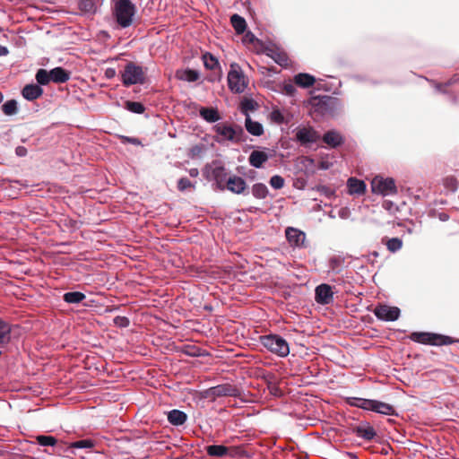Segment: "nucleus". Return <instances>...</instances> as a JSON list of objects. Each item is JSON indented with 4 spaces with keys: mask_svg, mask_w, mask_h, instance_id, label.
<instances>
[{
    "mask_svg": "<svg viewBox=\"0 0 459 459\" xmlns=\"http://www.w3.org/2000/svg\"><path fill=\"white\" fill-rule=\"evenodd\" d=\"M283 117L286 120V122H284L283 125H288L291 122L293 116L289 111L285 110V114H284Z\"/></svg>",
    "mask_w": 459,
    "mask_h": 459,
    "instance_id": "obj_57",
    "label": "nucleus"
},
{
    "mask_svg": "<svg viewBox=\"0 0 459 459\" xmlns=\"http://www.w3.org/2000/svg\"><path fill=\"white\" fill-rule=\"evenodd\" d=\"M3 112L7 116L14 115L18 112V103L15 100H9L2 106Z\"/></svg>",
    "mask_w": 459,
    "mask_h": 459,
    "instance_id": "obj_36",
    "label": "nucleus"
},
{
    "mask_svg": "<svg viewBox=\"0 0 459 459\" xmlns=\"http://www.w3.org/2000/svg\"><path fill=\"white\" fill-rule=\"evenodd\" d=\"M345 455L349 458V459H359V456L356 453H352V452H346L345 453Z\"/></svg>",
    "mask_w": 459,
    "mask_h": 459,
    "instance_id": "obj_61",
    "label": "nucleus"
},
{
    "mask_svg": "<svg viewBox=\"0 0 459 459\" xmlns=\"http://www.w3.org/2000/svg\"><path fill=\"white\" fill-rule=\"evenodd\" d=\"M15 153L19 157H24L27 155V149L24 146H18L15 149Z\"/></svg>",
    "mask_w": 459,
    "mask_h": 459,
    "instance_id": "obj_53",
    "label": "nucleus"
},
{
    "mask_svg": "<svg viewBox=\"0 0 459 459\" xmlns=\"http://www.w3.org/2000/svg\"><path fill=\"white\" fill-rule=\"evenodd\" d=\"M227 189L230 191L231 193L237 194V195H247L248 192H246L247 186L246 181L238 176L233 175L230 176L227 181Z\"/></svg>",
    "mask_w": 459,
    "mask_h": 459,
    "instance_id": "obj_14",
    "label": "nucleus"
},
{
    "mask_svg": "<svg viewBox=\"0 0 459 459\" xmlns=\"http://www.w3.org/2000/svg\"><path fill=\"white\" fill-rule=\"evenodd\" d=\"M260 343L270 352L285 358L290 354V346L287 341L279 334H266L260 336Z\"/></svg>",
    "mask_w": 459,
    "mask_h": 459,
    "instance_id": "obj_2",
    "label": "nucleus"
},
{
    "mask_svg": "<svg viewBox=\"0 0 459 459\" xmlns=\"http://www.w3.org/2000/svg\"><path fill=\"white\" fill-rule=\"evenodd\" d=\"M228 84L229 88L237 93L244 92L247 88L245 76L240 67L236 64L230 65V71L228 74Z\"/></svg>",
    "mask_w": 459,
    "mask_h": 459,
    "instance_id": "obj_8",
    "label": "nucleus"
},
{
    "mask_svg": "<svg viewBox=\"0 0 459 459\" xmlns=\"http://www.w3.org/2000/svg\"><path fill=\"white\" fill-rule=\"evenodd\" d=\"M348 192L350 195H363L366 191V184L363 180L356 178H350L347 181Z\"/></svg>",
    "mask_w": 459,
    "mask_h": 459,
    "instance_id": "obj_20",
    "label": "nucleus"
},
{
    "mask_svg": "<svg viewBox=\"0 0 459 459\" xmlns=\"http://www.w3.org/2000/svg\"><path fill=\"white\" fill-rule=\"evenodd\" d=\"M315 299L320 305H330L333 302V287L326 283L319 284L315 289Z\"/></svg>",
    "mask_w": 459,
    "mask_h": 459,
    "instance_id": "obj_11",
    "label": "nucleus"
},
{
    "mask_svg": "<svg viewBox=\"0 0 459 459\" xmlns=\"http://www.w3.org/2000/svg\"><path fill=\"white\" fill-rule=\"evenodd\" d=\"M230 22L237 34H242L245 32L247 29V22L242 16L237 13L233 14L230 17Z\"/></svg>",
    "mask_w": 459,
    "mask_h": 459,
    "instance_id": "obj_30",
    "label": "nucleus"
},
{
    "mask_svg": "<svg viewBox=\"0 0 459 459\" xmlns=\"http://www.w3.org/2000/svg\"><path fill=\"white\" fill-rule=\"evenodd\" d=\"M241 108H242V111L245 114H247V110L255 109V106H254L253 100H245L244 101H242L241 102Z\"/></svg>",
    "mask_w": 459,
    "mask_h": 459,
    "instance_id": "obj_47",
    "label": "nucleus"
},
{
    "mask_svg": "<svg viewBox=\"0 0 459 459\" xmlns=\"http://www.w3.org/2000/svg\"><path fill=\"white\" fill-rule=\"evenodd\" d=\"M295 141L303 147H309L317 143L320 134L310 126H298L293 130Z\"/></svg>",
    "mask_w": 459,
    "mask_h": 459,
    "instance_id": "obj_7",
    "label": "nucleus"
},
{
    "mask_svg": "<svg viewBox=\"0 0 459 459\" xmlns=\"http://www.w3.org/2000/svg\"><path fill=\"white\" fill-rule=\"evenodd\" d=\"M274 60L280 65H287V56L285 55L277 54V57H274Z\"/></svg>",
    "mask_w": 459,
    "mask_h": 459,
    "instance_id": "obj_51",
    "label": "nucleus"
},
{
    "mask_svg": "<svg viewBox=\"0 0 459 459\" xmlns=\"http://www.w3.org/2000/svg\"><path fill=\"white\" fill-rule=\"evenodd\" d=\"M11 338L10 325L0 318V344L6 343Z\"/></svg>",
    "mask_w": 459,
    "mask_h": 459,
    "instance_id": "obj_31",
    "label": "nucleus"
},
{
    "mask_svg": "<svg viewBox=\"0 0 459 459\" xmlns=\"http://www.w3.org/2000/svg\"><path fill=\"white\" fill-rule=\"evenodd\" d=\"M373 411L383 415H397L393 405L378 400L374 402Z\"/></svg>",
    "mask_w": 459,
    "mask_h": 459,
    "instance_id": "obj_25",
    "label": "nucleus"
},
{
    "mask_svg": "<svg viewBox=\"0 0 459 459\" xmlns=\"http://www.w3.org/2000/svg\"><path fill=\"white\" fill-rule=\"evenodd\" d=\"M255 40H256V38L252 32L248 31L247 33H246V35L244 37L245 42L254 43Z\"/></svg>",
    "mask_w": 459,
    "mask_h": 459,
    "instance_id": "obj_55",
    "label": "nucleus"
},
{
    "mask_svg": "<svg viewBox=\"0 0 459 459\" xmlns=\"http://www.w3.org/2000/svg\"><path fill=\"white\" fill-rule=\"evenodd\" d=\"M114 325L120 328H126L130 325V320L126 316H117L113 319Z\"/></svg>",
    "mask_w": 459,
    "mask_h": 459,
    "instance_id": "obj_45",
    "label": "nucleus"
},
{
    "mask_svg": "<svg viewBox=\"0 0 459 459\" xmlns=\"http://www.w3.org/2000/svg\"><path fill=\"white\" fill-rule=\"evenodd\" d=\"M187 420V415L179 410L174 409L168 413V420L173 426H181Z\"/></svg>",
    "mask_w": 459,
    "mask_h": 459,
    "instance_id": "obj_24",
    "label": "nucleus"
},
{
    "mask_svg": "<svg viewBox=\"0 0 459 459\" xmlns=\"http://www.w3.org/2000/svg\"><path fill=\"white\" fill-rule=\"evenodd\" d=\"M444 186L446 189L455 192L457 190V180L454 177H446L444 179Z\"/></svg>",
    "mask_w": 459,
    "mask_h": 459,
    "instance_id": "obj_43",
    "label": "nucleus"
},
{
    "mask_svg": "<svg viewBox=\"0 0 459 459\" xmlns=\"http://www.w3.org/2000/svg\"><path fill=\"white\" fill-rule=\"evenodd\" d=\"M124 143H129L134 145H140L141 141L135 137L123 136Z\"/></svg>",
    "mask_w": 459,
    "mask_h": 459,
    "instance_id": "obj_50",
    "label": "nucleus"
},
{
    "mask_svg": "<svg viewBox=\"0 0 459 459\" xmlns=\"http://www.w3.org/2000/svg\"><path fill=\"white\" fill-rule=\"evenodd\" d=\"M176 77L181 81L194 82H196L200 78V74L196 70L186 68V69L178 70L176 73Z\"/></svg>",
    "mask_w": 459,
    "mask_h": 459,
    "instance_id": "obj_23",
    "label": "nucleus"
},
{
    "mask_svg": "<svg viewBox=\"0 0 459 459\" xmlns=\"http://www.w3.org/2000/svg\"><path fill=\"white\" fill-rule=\"evenodd\" d=\"M240 395L239 389L234 385H230L229 383L226 384H221L215 386H212L208 389H205L202 393V396L205 399H210L212 401H214L216 398L219 397H238Z\"/></svg>",
    "mask_w": 459,
    "mask_h": 459,
    "instance_id": "obj_5",
    "label": "nucleus"
},
{
    "mask_svg": "<svg viewBox=\"0 0 459 459\" xmlns=\"http://www.w3.org/2000/svg\"><path fill=\"white\" fill-rule=\"evenodd\" d=\"M37 443L41 446H54L57 440L53 436L39 435L36 437Z\"/></svg>",
    "mask_w": 459,
    "mask_h": 459,
    "instance_id": "obj_37",
    "label": "nucleus"
},
{
    "mask_svg": "<svg viewBox=\"0 0 459 459\" xmlns=\"http://www.w3.org/2000/svg\"><path fill=\"white\" fill-rule=\"evenodd\" d=\"M245 127L247 131L255 136H260L264 134L263 125L251 119L248 114H246Z\"/></svg>",
    "mask_w": 459,
    "mask_h": 459,
    "instance_id": "obj_22",
    "label": "nucleus"
},
{
    "mask_svg": "<svg viewBox=\"0 0 459 459\" xmlns=\"http://www.w3.org/2000/svg\"><path fill=\"white\" fill-rule=\"evenodd\" d=\"M333 163L327 160H322L318 162V169L322 170L329 169L332 167Z\"/></svg>",
    "mask_w": 459,
    "mask_h": 459,
    "instance_id": "obj_49",
    "label": "nucleus"
},
{
    "mask_svg": "<svg viewBox=\"0 0 459 459\" xmlns=\"http://www.w3.org/2000/svg\"><path fill=\"white\" fill-rule=\"evenodd\" d=\"M251 194L256 199H265L269 195V189L264 183H255L251 187Z\"/></svg>",
    "mask_w": 459,
    "mask_h": 459,
    "instance_id": "obj_28",
    "label": "nucleus"
},
{
    "mask_svg": "<svg viewBox=\"0 0 459 459\" xmlns=\"http://www.w3.org/2000/svg\"><path fill=\"white\" fill-rule=\"evenodd\" d=\"M136 13V7L131 0H117L114 6V16L122 28L129 27Z\"/></svg>",
    "mask_w": 459,
    "mask_h": 459,
    "instance_id": "obj_1",
    "label": "nucleus"
},
{
    "mask_svg": "<svg viewBox=\"0 0 459 459\" xmlns=\"http://www.w3.org/2000/svg\"><path fill=\"white\" fill-rule=\"evenodd\" d=\"M318 191L325 195L326 196H331L333 195V191L330 187L325 186H318Z\"/></svg>",
    "mask_w": 459,
    "mask_h": 459,
    "instance_id": "obj_52",
    "label": "nucleus"
},
{
    "mask_svg": "<svg viewBox=\"0 0 459 459\" xmlns=\"http://www.w3.org/2000/svg\"><path fill=\"white\" fill-rule=\"evenodd\" d=\"M371 189L374 194L384 196L394 195L397 192L394 180L391 178H383L376 177L371 182Z\"/></svg>",
    "mask_w": 459,
    "mask_h": 459,
    "instance_id": "obj_10",
    "label": "nucleus"
},
{
    "mask_svg": "<svg viewBox=\"0 0 459 459\" xmlns=\"http://www.w3.org/2000/svg\"><path fill=\"white\" fill-rule=\"evenodd\" d=\"M385 245L390 252L395 253L402 248L403 240L400 238H388Z\"/></svg>",
    "mask_w": 459,
    "mask_h": 459,
    "instance_id": "obj_40",
    "label": "nucleus"
},
{
    "mask_svg": "<svg viewBox=\"0 0 459 459\" xmlns=\"http://www.w3.org/2000/svg\"><path fill=\"white\" fill-rule=\"evenodd\" d=\"M409 338L418 343L434 346L449 345L459 342V340L450 336L429 332H413L410 334Z\"/></svg>",
    "mask_w": 459,
    "mask_h": 459,
    "instance_id": "obj_4",
    "label": "nucleus"
},
{
    "mask_svg": "<svg viewBox=\"0 0 459 459\" xmlns=\"http://www.w3.org/2000/svg\"><path fill=\"white\" fill-rule=\"evenodd\" d=\"M284 91L289 96H293L296 92V87L292 83H287L284 85Z\"/></svg>",
    "mask_w": 459,
    "mask_h": 459,
    "instance_id": "obj_48",
    "label": "nucleus"
},
{
    "mask_svg": "<svg viewBox=\"0 0 459 459\" xmlns=\"http://www.w3.org/2000/svg\"><path fill=\"white\" fill-rule=\"evenodd\" d=\"M344 263V259L342 256L335 255L330 258L328 268L329 272L339 273L342 269Z\"/></svg>",
    "mask_w": 459,
    "mask_h": 459,
    "instance_id": "obj_32",
    "label": "nucleus"
},
{
    "mask_svg": "<svg viewBox=\"0 0 459 459\" xmlns=\"http://www.w3.org/2000/svg\"><path fill=\"white\" fill-rule=\"evenodd\" d=\"M374 402H375V400H372V399H365V398H359V397H348L347 398V403L350 406L357 407L359 409H363L366 411H373Z\"/></svg>",
    "mask_w": 459,
    "mask_h": 459,
    "instance_id": "obj_21",
    "label": "nucleus"
},
{
    "mask_svg": "<svg viewBox=\"0 0 459 459\" xmlns=\"http://www.w3.org/2000/svg\"><path fill=\"white\" fill-rule=\"evenodd\" d=\"M188 172H189L190 177H192V178H196L199 175L198 169H195V168L190 169Z\"/></svg>",
    "mask_w": 459,
    "mask_h": 459,
    "instance_id": "obj_60",
    "label": "nucleus"
},
{
    "mask_svg": "<svg viewBox=\"0 0 459 459\" xmlns=\"http://www.w3.org/2000/svg\"><path fill=\"white\" fill-rule=\"evenodd\" d=\"M350 210L347 207L340 209L338 215L342 219H347L350 216Z\"/></svg>",
    "mask_w": 459,
    "mask_h": 459,
    "instance_id": "obj_54",
    "label": "nucleus"
},
{
    "mask_svg": "<svg viewBox=\"0 0 459 459\" xmlns=\"http://www.w3.org/2000/svg\"><path fill=\"white\" fill-rule=\"evenodd\" d=\"M71 72L58 66L50 70V79L55 83H65L70 80Z\"/></svg>",
    "mask_w": 459,
    "mask_h": 459,
    "instance_id": "obj_19",
    "label": "nucleus"
},
{
    "mask_svg": "<svg viewBox=\"0 0 459 459\" xmlns=\"http://www.w3.org/2000/svg\"><path fill=\"white\" fill-rule=\"evenodd\" d=\"M212 130L220 136L215 140L218 143L223 141L238 142L241 140V136L244 131L241 126H231L223 123H219L213 126Z\"/></svg>",
    "mask_w": 459,
    "mask_h": 459,
    "instance_id": "obj_6",
    "label": "nucleus"
},
{
    "mask_svg": "<svg viewBox=\"0 0 459 459\" xmlns=\"http://www.w3.org/2000/svg\"><path fill=\"white\" fill-rule=\"evenodd\" d=\"M438 219L441 221H446L449 220V215L446 212H440L438 214Z\"/></svg>",
    "mask_w": 459,
    "mask_h": 459,
    "instance_id": "obj_58",
    "label": "nucleus"
},
{
    "mask_svg": "<svg viewBox=\"0 0 459 459\" xmlns=\"http://www.w3.org/2000/svg\"><path fill=\"white\" fill-rule=\"evenodd\" d=\"M459 82V75L455 74L445 85L443 84H437V89L442 92H445V91L442 90L445 86H452Z\"/></svg>",
    "mask_w": 459,
    "mask_h": 459,
    "instance_id": "obj_46",
    "label": "nucleus"
},
{
    "mask_svg": "<svg viewBox=\"0 0 459 459\" xmlns=\"http://www.w3.org/2000/svg\"><path fill=\"white\" fill-rule=\"evenodd\" d=\"M205 451L210 457L223 458L239 455L243 449L240 446L228 447L223 445H210L205 447Z\"/></svg>",
    "mask_w": 459,
    "mask_h": 459,
    "instance_id": "obj_9",
    "label": "nucleus"
},
{
    "mask_svg": "<svg viewBox=\"0 0 459 459\" xmlns=\"http://www.w3.org/2000/svg\"><path fill=\"white\" fill-rule=\"evenodd\" d=\"M270 159V155L261 150L253 151L248 156V163L255 169H260Z\"/></svg>",
    "mask_w": 459,
    "mask_h": 459,
    "instance_id": "obj_16",
    "label": "nucleus"
},
{
    "mask_svg": "<svg viewBox=\"0 0 459 459\" xmlns=\"http://www.w3.org/2000/svg\"><path fill=\"white\" fill-rule=\"evenodd\" d=\"M43 92V89L39 84L31 83L24 86L22 95L25 100L32 101L39 98Z\"/></svg>",
    "mask_w": 459,
    "mask_h": 459,
    "instance_id": "obj_18",
    "label": "nucleus"
},
{
    "mask_svg": "<svg viewBox=\"0 0 459 459\" xmlns=\"http://www.w3.org/2000/svg\"><path fill=\"white\" fill-rule=\"evenodd\" d=\"M9 53L8 48L4 46L0 45V56H4Z\"/></svg>",
    "mask_w": 459,
    "mask_h": 459,
    "instance_id": "obj_59",
    "label": "nucleus"
},
{
    "mask_svg": "<svg viewBox=\"0 0 459 459\" xmlns=\"http://www.w3.org/2000/svg\"><path fill=\"white\" fill-rule=\"evenodd\" d=\"M107 78L111 79L116 75V70L114 68H108L105 72Z\"/></svg>",
    "mask_w": 459,
    "mask_h": 459,
    "instance_id": "obj_56",
    "label": "nucleus"
},
{
    "mask_svg": "<svg viewBox=\"0 0 459 459\" xmlns=\"http://www.w3.org/2000/svg\"><path fill=\"white\" fill-rule=\"evenodd\" d=\"M351 431L358 437L366 441H371L377 435L376 430L368 422H361L357 426L352 427Z\"/></svg>",
    "mask_w": 459,
    "mask_h": 459,
    "instance_id": "obj_13",
    "label": "nucleus"
},
{
    "mask_svg": "<svg viewBox=\"0 0 459 459\" xmlns=\"http://www.w3.org/2000/svg\"><path fill=\"white\" fill-rule=\"evenodd\" d=\"M3 100H4V96H3V94L0 92V103L3 101Z\"/></svg>",
    "mask_w": 459,
    "mask_h": 459,
    "instance_id": "obj_63",
    "label": "nucleus"
},
{
    "mask_svg": "<svg viewBox=\"0 0 459 459\" xmlns=\"http://www.w3.org/2000/svg\"><path fill=\"white\" fill-rule=\"evenodd\" d=\"M285 235L290 246L295 247H304L306 234L303 231L296 228L289 227L285 230Z\"/></svg>",
    "mask_w": 459,
    "mask_h": 459,
    "instance_id": "obj_15",
    "label": "nucleus"
},
{
    "mask_svg": "<svg viewBox=\"0 0 459 459\" xmlns=\"http://www.w3.org/2000/svg\"><path fill=\"white\" fill-rule=\"evenodd\" d=\"M400 309L397 307H390L387 305H378L374 314L377 319L383 321H395L400 316Z\"/></svg>",
    "mask_w": 459,
    "mask_h": 459,
    "instance_id": "obj_12",
    "label": "nucleus"
},
{
    "mask_svg": "<svg viewBox=\"0 0 459 459\" xmlns=\"http://www.w3.org/2000/svg\"><path fill=\"white\" fill-rule=\"evenodd\" d=\"M212 175L217 183H221L226 177V171L223 167H216L212 170Z\"/></svg>",
    "mask_w": 459,
    "mask_h": 459,
    "instance_id": "obj_42",
    "label": "nucleus"
},
{
    "mask_svg": "<svg viewBox=\"0 0 459 459\" xmlns=\"http://www.w3.org/2000/svg\"><path fill=\"white\" fill-rule=\"evenodd\" d=\"M294 82L302 88H309L314 85L316 79L309 74L300 73L294 76Z\"/></svg>",
    "mask_w": 459,
    "mask_h": 459,
    "instance_id": "obj_27",
    "label": "nucleus"
},
{
    "mask_svg": "<svg viewBox=\"0 0 459 459\" xmlns=\"http://www.w3.org/2000/svg\"><path fill=\"white\" fill-rule=\"evenodd\" d=\"M285 109L273 108L270 113L271 120L277 125H283L286 120L284 119Z\"/></svg>",
    "mask_w": 459,
    "mask_h": 459,
    "instance_id": "obj_39",
    "label": "nucleus"
},
{
    "mask_svg": "<svg viewBox=\"0 0 459 459\" xmlns=\"http://www.w3.org/2000/svg\"><path fill=\"white\" fill-rule=\"evenodd\" d=\"M86 299V295L81 291L65 292L63 300L68 304H79Z\"/></svg>",
    "mask_w": 459,
    "mask_h": 459,
    "instance_id": "obj_29",
    "label": "nucleus"
},
{
    "mask_svg": "<svg viewBox=\"0 0 459 459\" xmlns=\"http://www.w3.org/2000/svg\"><path fill=\"white\" fill-rule=\"evenodd\" d=\"M35 78L38 82L37 84L39 86L48 85L50 82H52L50 79V71L43 68H40L37 71Z\"/></svg>",
    "mask_w": 459,
    "mask_h": 459,
    "instance_id": "obj_35",
    "label": "nucleus"
},
{
    "mask_svg": "<svg viewBox=\"0 0 459 459\" xmlns=\"http://www.w3.org/2000/svg\"><path fill=\"white\" fill-rule=\"evenodd\" d=\"M323 142L326 143L331 148H337L343 144L344 138L343 136L335 130H329L325 132L323 135Z\"/></svg>",
    "mask_w": 459,
    "mask_h": 459,
    "instance_id": "obj_17",
    "label": "nucleus"
},
{
    "mask_svg": "<svg viewBox=\"0 0 459 459\" xmlns=\"http://www.w3.org/2000/svg\"><path fill=\"white\" fill-rule=\"evenodd\" d=\"M146 70L134 62H128L121 73V82L124 86L143 84L146 80Z\"/></svg>",
    "mask_w": 459,
    "mask_h": 459,
    "instance_id": "obj_3",
    "label": "nucleus"
},
{
    "mask_svg": "<svg viewBox=\"0 0 459 459\" xmlns=\"http://www.w3.org/2000/svg\"><path fill=\"white\" fill-rule=\"evenodd\" d=\"M200 116L208 123H214L219 121L221 117L219 111L214 108H201Z\"/></svg>",
    "mask_w": 459,
    "mask_h": 459,
    "instance_id": "obj_26",
    "label": "nucleus"
},
{
    "mask_svg": "<svg viewBox=\"0 0 459 459\" xmlns=\"http://www.w3.org/2000/svg\"><path fill=\"white\" fill-rule=\"evenodd\" d=\"M190 187H194V185L187 178H180L178 180V189L179 191L184 192Z\"/></svg>",
    "mask_w": 459,
    "mask_h": 459,
    "instance_id": "obj_44",
    "label": "nucleus"
},
{
    "mask_svg": "<svg viewBox=\"0 0 459 459\" xmlns=\"http://www.w3.org/2000/svg\"><path fill=\"white\" fill-rule=\"evenodd\" d=\"M96 442L91 438L80 439L70 444V448L92 449Z\"/></svg>",
    "mask_w": 459,
    "mask_h": 459,
    "instance_id": "obj_34",
    "label": "nucleus"
},
{
    "mask_svg": "<svg viewBox=\"0 0 459 459\" xmlns=\"http://www.w3.org/2000/svg\"><path fill=\"white\" fill-rule=\"evenodd\" d=\"M329 216H330L331 218H334V217H335L332 212L329 214Z\"/></svg>",
    "mask_w": 459,
    "mask_h": 459,
    "instance_id": "obj_64",
    "label": "nucleus"
},
{
    "mask_svg": "<svg viewBox=\"0 0 459 459\" xmlns=\"http://www.w3.org/2000/svg\"><path fill=\"white\" fill-rule=\"evenodd\" d=\"M76 224H77L76 221H71V226H72V227L75 228V227H76Z\"/></svg>",
    "mask_w": 459,
    "mask_h": 459,
    "instance_id": "obj_62",
    "label": "nucleus"
},
{
    "mask_svg": "<svg viewBox=\"0 0 459 459\" xmlns=\"http://www.w3.org/2000/svg\"><path fill=\"white\" fill-rule=\"evenodd\" d=\"M204 65L208 70H214L216 67H218L219 61L218 59L210 52H205L202 56Z\"/></svg>",
    "mask_w": 459,
    "mask_h": 459,
    "instance_id": "obj_33",
    "label": "nucleus"
},
{
    "mask_svg": "<svg viewBox=\"0 0 459 459\" xmlns=\"http://www.w3.org/2000/svg\"><path fill=\"white\" fill-rule=\"evenodd\" d=\"M126 108L134 114H143L145 111L143 104L138 101H126Z\"/></svg>",
    "mask_w": 459,
    "mask_h": 459,
    "instance_id": "obj_38",
    "label": "nucleus"
},
{
    "mask_svg": "<svg viewBox=\"0 0 459 459\" xmlns=\"http://www.w3.org/2000/svg\"><path fill=\"white\" fill-rule=\"evenodd\" d=\"M270 186L274 189H281L284 186L285 180L280 175H274L270 178Z\"/></svg>",
    "mask_w": 459,
    "mask_h": 459,
    "instance_id": "obj_41",
    "label": "nucleus"
}]
</instances>
